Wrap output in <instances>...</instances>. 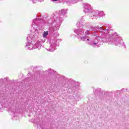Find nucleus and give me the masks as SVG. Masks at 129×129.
Listing matches in <instances>:
<instances>
[{"label":"nucleus","instance_id":"423d86ee","mask_svg":"<svg viewBox=\"0 0 129 129\" xmlns=\"http://www.w3.org/2000/svg\"><path fill=\"white\" fill-rule=\"evenodd\" d=\"M61 14L64 16V15H65V14H66V12H65V10L64 9L61 10Z\"/></svg>","mask_w":129,"mask_h":129},{"label":"nucleus","instance_id":"7ed1b4c3","mask_svg":"<svg viewBox=\"0 0 129 129\" xmlns=\"http://www.w3.org/2000/svg\"><path fill=\"white\" fill-rule=\"evenodd\" d=\"M56 47V40H52L50 44V48L49 50L50 52H53L54 51V48Z\"/></svg>","mask_w":129,"mask_h":129},{"label":"nucleus","instance_id":"6e6552de","mask_svg":"<svg viewBox=\"0 0 129 129\" xmlns=\"http://www.w3.org/2000/svg\"><path fill=\"white\" fill-rule=\"evenodd\" d=\"M112 42H113V43L117 45V42H118V41H115L114 39H112Z\"/></svg>","mask_w":129,"mask_h":129},{"label":"nucleus","instance_id":"9b49d317","mask_svg":"<svg viewBox=\"0 0 129 129\" xmlns=\"http://www.w3.org/2000/svg\"><path fill=\"white\" fill-rule=\"evenodd\" d=\"M53 2H57L58 0H52Z\"/></svg>","mask_w":129,"mask_h":129},{"label":"nucleus","instance_id":"f257e3e1","mask_svg":"<svg viewBox=\"0 0 129 129\" xmlns=\"http://www.w3.org/2000/svg\"><path fill=\"white\" fill-rule=\"evenodd\" d=\"M27 41L28 43L26 45V47H27V49H29V50H32L33 48H34V49H36V48L38 47V46H40V43H37L33 47V44L31 43V42H32V38L30 36L27 37Z\"/></svg>","mask_w":129,"mask_h":129},{"label":"nucleus","instance_id":"f03ea898","mask_svg":"<svg viewBox=\"0 0 129 129\" xmlns=\"http://www.w3.org/2000/svg\"><path fill=\"white\" fill-rule=\"evenodd\" d=\"M75 32L76 34H77L79 38H80V39H81L82 41H86V42H88V41H89V39L88 38L86 39L85 38V37H83V30H76Z\"/></svg>","mask_w":129,"mask_h":129},{"label":"nucleus","instance_id":"20e7f679","mask_svg":"<svg viewBox=\"0 0 129 129\" xmlns=\"http://www.w3.org/2000/svg\"><path fill=\"white\" fill-rule=\"evenodd\" d=\"M85 10L84 11V13L86 14L87 13H90L91 11V6L89 4H87L84 6Z\"/></svg>","mask_w":129,"mask_h":129},{"label":"nucleus","instance_id":"1a4fd4ad","mask_svg":"<svg viewBox=\"0 0 129 129\" xmlns=\"http://www.w3.org/2000/svg\"><path fill=\"white\" fill-rule=\"evenodd\" d=\"M88 34H89V31L87 30V31L85 32V37H86V35H88Z\"/></svg>","mask_w":129,"mask_h":129},{"label":"nucleus","instance_id":"9d476101","mask_svg":"<svg viewBox=\"0 0 129 129\" xmlns=\"http://www.w3.org/2000/svg\"><path fill=\"white\" fill-rule=\"evenodd\" d=\"M79 25H80V23H78L76 24L77 27H80V26Z\"/></svg>","mask_w":129,"mask_h":129},{"label":"nucleus","instance_id":"0eeeda50","mask_svg":"<svg viewBox=\"0 0 129 129\" xmlns=\"http://www.w3.org/2000/svg\"><path fill=\"white\" fill-rule=\"evenodd\" d=\"M99 15L100 16H103V15H104V12H100L99 13Z\"/></svg>","mask_w":129,"mask_h":129},{"label":"nucleus","instance_id":"39448f33","mask_svg":"<svg viewBox=\"0 0 129 129\" xmlns=\"http://www.w3.org/2000/svg\"><path fill=\"white\" fill-rule=\"evenodd\" d=\"M48 34H49V32L48 31H44L43 32V38H46V37L48 36Z\"/></svg>","mask_w":129,"mask_h":129}]
</instances>
